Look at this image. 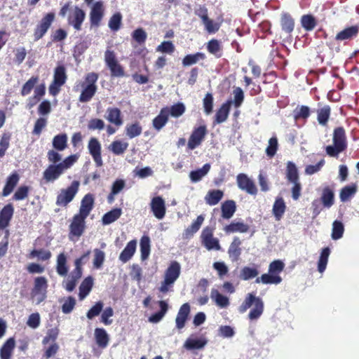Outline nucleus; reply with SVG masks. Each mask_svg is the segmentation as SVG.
I'll list each match as a JSON object with an SVG mask.
<instances>
[{"mask_svg":"<svg viewBox=\"0 0 359 359\" xmlns=\"http://www.w3.org/2000/svg\"><path fill=\"white\" fill-rule=\"evenodd\" d=\"M77 159L76 155H71L57 164L50 165L43 172V178L47 182L56 180L65 170L71 168Z\"/></svg>","mask_w":359,"mask_h":359,"instance_id":"1","label":"nucleus"},{"mask_svg":"<svg viewBox=\"0 0 359 359\" xmlns=\"http://www.w3.org/2000/svg\"><path fill=\"white\" fill-rule=\"evenodd\" d=\"M251 306L252 308L249 313L248 318L250 320H257L263 313L264 302L259 297L249 293L240 306L238 311L240 313H245Z\"/></svg>","mask_w":359,"mask_h":359,"instance_id":"2","label":"nucleus"},{"mask_svg":"<svg viewBox=\"0 0 359 359\" xmlns=\"http://www.w3.org/2000/svg\"><path fill=\"white\" fill-rule=\"evenodd\" d=\"M181 266L177 262H172L165 271L164 280L159 287L160 292H168L180 275Z\"/></svg>","mask_w":359,"mask_h":359,"instance_id":"3","label":"nucleus"},{"mask_svg":"<svg viewBox=\"0 0 359 359\" xmlns=\"http://www.w3.org/2000/svg\"><path fill=\"white\" fill-rule=\"evenodd\" d=\"M48 280L43 276L34 278V287L31 292L32 299L36 304L43 302L47 296Z\"/></svg>","mask_w":359,"mask_h":359,"instance_id":"4","label":"nucleus"},{"mask_svg":"<svg viewBox=\"0 0 359 359\" xmlns=\"http://www.w3.org/2000/svg\"><path fill=\"white\" fill-rule=\"evenodd\" d=\"M97 79V74L94 72L89 73L86 76L85 81L82 84L83 89L79 97L80 102H86L93 97L97 90L95 83Z\"/></svg>","mask_w":359,"mask_h":359,"instance_id":"5","label":"nucleus"},{"mask_svg":"<svg viewBox=\"0 0 359 359\" xmlns=\"http://www.w3.org/2000/svg\"><path fill=\"white\" fill-rule=\"evenodd\" d=\"M79 186L80 182L74 180L69 187L62 189L57 196L56 204L59 206H67L78 193Z\"/></svg>","mask_w":359,"mask_h":359,"instance_id":"6","label":"nucleus"},{"mask_svg":"<svg viewBox=\"0 0 359 359\" xmlns=\"http://www.w3.org/2000/svg\"><path fill=\"white\" fill-rule=\"evenodd\" d=\"M201 240L202 245L208 250H219L221 249L218 238L214 237L213 230L210 227L203 229Z\"/></svg>","mask_w":359,"mask_h":359,"instance_id":"7","label":"nucleus"},{"mask_svg":"<svg viewBox=\"0 0 359 359\" xmlns=\"http://www.w3.org/2000/svg\"><path fill=\"white\" fill-rule=\"evenodd\" d=\"M104 6L102 1H96L92 4L90 11L91 27H98L104 15Z\"/></svg>","mask_w":359,"mask_h":359,"instance_id":"8","label":"nucleus"},{"mask_svg":"<svg viewBox=\"0 0 359 359\" xmlns=\"http://www.w3.org/2000/svg\"><path fill=\"white\" fill-rule=\"evenodd\" d=\"M65 69L62 66L57 67L54 73V79L53 83L49 86V93L52 95H56L60 89V87L66 81Z\"/></svg>","mask_w":359,"mask_h":359,"instance_id":"9","label":"nucleus"},{"mask_svg":"<svg viewBox=\"0 0 359 359\" xmlns=\"http://www.w3.org/2000/svg\"><path fill=\"white\" fill-rule=\"evenodd\" d=\"M206 134L207 128L205 125L194 128L188 141V148L192 150L198 147L203 141Z\"/></svg>","mask_w":359,"mask_h":359,"instance_id":"10","label":"nucleus"},{"mask_svg":"<svg viewBox=\"0 0 359 359\" xmlns=\"http://www.w3.org/2000/svg\"><path fill=\"white\" fill-rule=\"evenodd\" d=\"M86 18V13L81 8L78 6H74L70 11L68 16L69 25L73 26V27L80 31L81 29V25Z\"/></svg>","mask_w":359,"mask_h":359,"instance_id":"11","label":"nucleus"},{"mask_svg":"<svg viewBox=\"0 0 359 359\" xmlns=\"http://www.w3.org/2000/svg\"><path fill=\"white\" fill-rule=\"evenodd\" d=\"M55 18L53 13H47L41 19L40 23L36 26L34 31V39L36 41L40 39L46 33Z\"/></svg>","mask_w":359,"mask_h":359,"instance_id":"12","label":"nucleus"},{"mask_svg":"<svg viewBox=\"0 0 359 359\" xmlns=\"http://www.w3.org/2000/svg\"><path fill=\"white\" fill-rule=\"evenodd\" d=\"M236 182L240 189L251 195L257 194V189L254 182L247 175L243 173L238 174L236 177Z\"/></svg>","mask_w":359,"mask_h":359,"instance_id":"13","label":"nucleus"},{"mask_svg":"<svg viewBox=\"0 0 359 359\" xmlns=\"http://www.w3.org/2000/svg\"><path fill=\"white\" fill-rule=\"evenodd\" d=\"M101 149V144L98 140L95 137H91L88 144V149L97 167H101L103 165Z\"/></svg>","mask_w":359,"mask_h":359,"instance_id":"14","label":"nucleus"},{"mask_svg":"<svg viewBox=\"0 0 359 359\" xmlns=\"http://www.w3.org/2000/svg\"><path fill=\"white\" fill-rule=\"evenodd\" d=\"M151 209L154 215L158 219H162L166 212L165 201L161 196L154 197L151 201Z\"/></svg>","mask_w":359,"mask_h":359,"instance_id":"15","label":"nucleus"},{"mask_svg":"<svg viewBox=\"0 0 359 359\" xmlns=\"http://www.w3.org/2000/svg\"><path fill=\"white\" fill-rule=\"evenodd\" d=\"M86 217L76 214L74 216L70 224V233L75 236H80L84 230Z\"/></svg>","mask_w":359,"mask_h":359,"instance_id":"16","label":"nucleus"},{"mask_svg":"<svg viewBox=\"0 0 359 359\" xmlns=\"http://www.w3.org/2000/svg\"><path fill=\"white\" fill-rule=\"evenodd\" d=\"M359 33V25H352L346 27L343 30L338 32L335 36V39L338 41H344L351 40L355 38Z\"/></svg>","mask_w":359,"mask_h":359,"instance_id":"17","label":"nucleus"},{"mask_svg":"<svg viewBox=\"0 0 359 359\" xmlns=\"http://www.w3.org/2000/svg\"><path fill=\"white\" fill-rule=\"evenodd\" d=\"M105 118L111 124L120 127L123 123L121 110L117 107H109L106 111Z\"/></svg>","mask_w":359,"mask_h":359,"instance_id":"18","label":"nucleus"},{"mask_svg":"<svg viewBox=\"0 0 359 359\" xmlns=\"http://www.w3.org/2000/svg\"><path fill=\"white\" fill-rule=\"evenodd\" d=\"M95 197L91 194H86L81 201L79 215L87 217L94 207Z\"/></svg>","mask_w":359,"mask_h":359,"instance_id":"19","label":"nucleus"},{"mask_svg":"<svg viewBox=\"0 0 359 359\" xmlns=\"http://www.w3.org/2000/svg\"><path fill=\"white\" fill-rule=\"evenodd\" d=\"M81 270L74 269L62 282L63 287L68 292H72L75 288L79 280L81 277Z\"/></svg>","mask_w":359,"mask_h":359,"instance_id":"20","label":"nucleus"},{"mask_svg":"<svg viewBox=\"0 0 359 359\" xmlns=\"http://www.w3.org/2000/svg\"><path fill=\"white\" fill-rule=\"evenodd\" d=\"M320 201L324 207L330 208L334 203V192L333 186L327 185L322 189Z\"/></svg>","mask_w":359,"mask_h":359,"instance_id":"21","label":"nucleus"},{"mask_svg":"<svg viewBox=\"0 0 359 359\" xmlns=\"http://www.w3.org/2000/svg\"><path fill=\"white\" fill-rule=\"evenodd\" d=\"M190 313V306L188 303L184 304L180 309L176 319V327L177 329H182L184 327L188 316Z\"/></svg>","mask_w":359,"mask_h":359,"instance_id":"22","label":"nucleus"},{"mask_svg":"<svg viewBox=\"0 0 359 359\" xmlns=\"http://www.w3.org/2000/svg\"><path fill=\"white\" fill-rule=\"evenodd\" d=\"M294 112L293 118L297 125H298L299 121H302V125H304L311 114L309 107L305 105L297 106Z\"/></svg>","mask_w":359,"mask_h":359,"instance_id":"23","label":"nucleus"},{"mask_svg":"<svg viewBox=\"0 0 359 359\" xmlns=\"http://www.w3.org/2000/svg\"><path fill=\"white\" fill-rule=\"evenodd\" d=\"M13 207L11 204H8L4 207L0 211V229L6 228L13 217Z\"/></svg>","mask_w":359,"mask_h":359,"instance_id":"24","label":"nucleus"},{"mask_svg":"<svg viewBox=\"0 0 359 359\" xmlns=\"http://www.w3.org/2000/svg\"><path fill=\"white\" fill-rule=\"evenodd\" d=\"M206 344L207 341L205 338L191 336L185 341L184 347L187 350L200 349Z\"/></svg>","mask_w":359,"mask_h":359,"instance_id":"25","label":"nucleus"},{"mask_svg":"<svg viewBox=\"0 0 359 359\" xmlns=\"http://www.w3.org/2000/svg\"><path fill=\"white\" fill-rule=\"evenodd\" d=\"M204 219L205 218L203 215L198 216L196 219L194 221L192 224L184 230L182 234L183 238L189 239L191 237H192L194 234L196 233L199 230L202 224L204 222Z\"/></svg>","mask_w":359,"mask_h":359,"instance_id":"26","label":"nucleus"},{"mask_svg":"<svg viewBox=\"0 0 359 359\" xmlns=\"http://www.w3.org/2000/svg\"><path fill=\"white\" fill-rule=\"evenodd\" d=\"M137 242L135 240L128 243L123 250L119 255V259L123 263H126L134 255L136 250Z\"/></svg>","mask_w":359,"mask_h":359,"instance_id":"27","label":"nucleus"},{"mask_svg":"<svg viewBox=\"0 0 359 359\" xmlns=\"http://www.w3.org/2000/svg\"><path fill=\"white\" fill-rule=\"evenodd\" d=\"M210 298L221 309L226 308L230 304L229 297L222 294L217 289L211 290Z\"/></svg>","mask_w":359,"mask_h":359,"instance_id":"28","label":"nucleus"},{"mask_svg":"<svg viewBox=\"0 0 359 359\" xmlns=\"http://www.w3.org/2000/svg\"><path fill=\"white\" fill-rule=\"evenodd\" d=\"M333 144L339 145L345 150L346 149V137L345 130L343 127H337L334 128L333 132Z\"/></svg>","mask_w":359,"mask_h":359,"instance_id":"29","label":"nucleus"},{"mask_svg":"<svg viewBox=\"0 0 359 359\" xmlns=\"http://www.w3.org/2000/svg\"><path fill=\"white\" fill-rule=\"evenodd\" d=\"M69 271L67 266V256L64 253H60L56 260V271L60 276H66Z\"/></svg>","mask_w":359,"mask_h":359,"instance_id":"30","label":"nucleus"},{"mask_svg":"<svg viewBox=\"0 0 359 359\" xmlns=\"http://www.w3.org/2000/svg\"><path fill=\"white\" fill-rule=\"evenodd\" d=\"M169 117V111L167 108L161 109L159 114L155 117L153 120L152 124L153 127L157 130H160L162 129L165 125L167 123Z\"/></svg>","mask_w":359,"mask_h":359,"instance_id":"31","label":"nucleus"},{"mask_svg":"<svg viewBox=\"0 0 359 359\" xmlns=\"http://www.w3.org/2000/svg\"><path fill=\"white\" fill-rule=\"evenodd\" d=\"M241 244V242L240 239L235 237L229 246L228 254L232 262H237L239 259L241 255V249L240 248Z\"/></svg>","mask_w":359,"mask_h":359,"instance_id":"32","label":"nucleus"},{"mask_svg":"<svg viewBox=\"0 0 359 359\" xmlns=\"http://www.w3.org/2000/svg\"><path fill=\"white\" fill-rule=\"evenodd\" d=\"M259 266H246L241 269L240 271V278L242 280H248L257 277L259 274Z\"/></svg>","mask_w":359,"mask_h":359,"instance_id":"33","label":"nucleus"},{"mask_svg":"<svg viewBox=\"0 0 359 359\" xmlns=\"http://www.w3.org/2000/svg\"><path fill=\"white\" fill-rule=\"evenodd\" d=\"M95 338L99 347L104 348L107 346L109 341V337L104 329L96 328L95 330Z\"/></svg>","mask_w":359,"mask_h":359,"instance_id":"34","label":"nucleus"},{"mask_svg":"<svg viewBox=\"0 0 359 359\" xmlns=\"http://www.w3.org/2000/svg\"><path fill=\"white\" fill-rule=\"evenodd\" d=\"M236 210V203L232 200L226 201L222 204V217L229 219L233 217Z\"/></svg>","mask_w":359,"mask_h":359,"instance_id":"35","label":"nucleus"},{"mask_svg":"<svg viewBox=\"0 0 359 359\" xmlns=\"http://www.w3.org/2000/svg\"><path fill=\"white\" fill-rule=\"evenodd\" d=\"M15 346V341L14 338L11 337L7 339L0 350L1 359H10Z\"/></svg>","mask_w":359,"mask_h":359,"instance_id":"36","label":"nucleus"},{"mask_svg":"<svg viewBox=\"0 0 359 359\" xmlns=\"http://www.w3.org/2000/svg\"><path fill=\"white\" fill-rule=\"evenodd\" d=\"M231 104V101L228 100L225 103H224L221 107L217 110L215 114V123H221L224 122L229 116L230 106Z\"/></svg>","mask_w":359,"mask_h":359,"instance_id":"37","label":"nucleus"},{"mask_svg":"<svg viewBox=\"0 0 359 359\" xmlns=\"http://www.w3.org/2000/svg\"><path fill=\"white\" fill-rule=\"evenodd\" d=\"M226 233H245L249 230V226L241 222H233L224 228Z\"/></svg>","mask_w":359,"mask_h":359,"instance_id":"38","label":"nucleus"},{"mask_svg":"<svg viewBox=\"0 0 359 359\" xmlns=\"http://www.w3.org/2000/svg\"><path fill=\"white\" fill-rule=\"evenodd\" d=\"M210 165L205 164L201 168L193 170L189 173V177L192 182L196 183L201 181L210 171Z\"/></svg>","mask_w":359,"mask_h":359,"instance_id":"39","label":"nucleus"},{"mask_svg":"<svg viewBox=\"0 0 359 359\" xmlns=\"http://www.w3.org/2000/svg\"><path fill=\"white\" fill-rule=\"evenodd\" d=\"M224 193L221 190L214 189L209 191L205 196V201L210 205H217L222 198Z\"/></svg>","mask_w":359,"mask_h":359,"instance_id":"40","label":"nucleus"},{"mask_svg":"<svg viewBox=\"0 0 359 359\" xmlns=\"http://www.w3.org/2000/svg\"><path fill=\"white\" fill-rule=\"evenodd\" d=\"M93 285V279L92 277L88 276L81 283L79 287V297L81 300H83L90 292Z\"/></svg>","mask_w":359,"mask_h":359,"instance_id":"41","label":"nucleus"},{"mask_svg":"<svg viewBox=\"0 0 359 359\" xmlns=\"http://www.w3.org/2000/svg\"><path fill=\"white\" fill-rule=\"evenodd\" d=\"M282 279L279 275L268 273L262 274L260 277L256 279V283H262L264 284H278L281 282Z\"/></svg>","mask_w":359,"mask_h":359,"instance_id":"42","label":"nucleus"},{"mask_svg":"<svg viewBox=\"0 0 359 359\" xmlns=\"http://www.w3.org/2000/svg\"><path fill=\"white\" fill-rule=\"evenodd\" d=\"M301 25L304 30L311 32L313 30L317 25V20L316 18L311 14L303 15L301 18Z\"/></svg>","mask_w":359,"mask_h":359,"instance_id":"43","label":"nucleus"},{"mask_svg":"<svg viewBox=\"0 0 359 359\" xmlns=\"http://www.w3.org/2000/svg\"><path fill=\"white\" fill-rule=\"evenodd\" d=\"M158 304H159L161 311L159 312H157V313L151 315L149 318V321L150 323H157L160 322L168 311V304L165 301H159Z\"/></svg>","mask_w":359,"mask_h":359,"instance_id":"44","label":"nucleus"},{"mask_svg":"<svg viewBox=\"0 0 359 359\" xmlns=\"http://www.w3.org/2000/svg\"><path fill=\"white\" fill-rule=\"evenodd\" d=\"M67 135L60 133L55 135L53 139V147L57 151H63L67 146Z\"/></svg>","mask_w":359,"mask_h":359,"instance_id":"45","label":"nucleus"},{"mask_svg":"<svg viewBox=\"0 0 359 359\" xmlns=\"http://www.w3.org/2000/svg\"><path fill=\"white\" fill-rule=\"evenodd\" d=\"M331 114V108L329 105H325L323 107L317 110V119L321 126H327L328 120Z\"/></svg>","mask_w":359,"mask_h":359,"instance_id":"46","label":"nucleus"},{"mask_svg":"<svg viewBox=\"0 0 359 359\" xmlns=\"http://www.w3.org/2000/svg\"><path fill=\"white\" fill-rule=\"evenodd\" d=\"M126 135L133 139L139 136L142 131V128L139 122L127 124L125 128Z\"/></svg>","mask_w":359,"mask_h":359,"instance_id":"47","label":"nucleus"},{"mask_svg":"<svg viewBox=\"0 0 359 359\" xmlns=\"http://www.w3.org/2000/svg\"><path fill=\"white\" fill-rule=\"evenodd\" d=\"M128 147V142L122 140H115L109 146V149L115 155H121L127 150Z\"/></svg>","mask_w":359,"mask_h":359,"instance_id":"48","label":"nucleus"},{"mask_svg":"<svg viewBox=\"0 0 359 359\" xmlns=\"http://www.w3.org/2000/svg\"><path fill=\"white\" fill-rule=\"evenodd\" d=\"M121 214L122 210L121 208H114L111 210L103 215L102 218V224L104 225L111 224L117 220L121 217Z\"/></svg>","mask_w":359,"mask_h":359,"instance_id":"49","label":"nucleus"},{"mask_svg":"<svg viewBox=\"0 0 359 359\" xmlns=\"http://www.w3.org/2000/svg\"><path fill=\"white\" fill-rule=\"evenodd\" d=\"M285 203L282 198H277L273 205V214L276 220H280L285 210Z\"/></svg>","mask_w":359,"mask_h":359,"instance_id":"50","label":"nucleus"},{"mask_svg":"<svg viewBox=\"0 0 359 359\" xmlns=\"http://www.w3.org/2000/svg\"><path fill=\"white\" fill-rule=\"evenodd\" d=\"M330 254V249L328 247L324 248L320 253L318 262V270L320 273H323L326 269L328 257Z\"/></svg>","mask_w":359,"mask_h":359,"instance_id":"51","label":"nucleus"},{"mask_svg":"<svg viewBox=\"0 0 359 359\" xmlns=\"http://www.w3.org/2000/svg\"><path fill=\"white\" fill-rule=\"evenodd\" d=\"M357 191V186L355 184L348 185L341 189L339 197L342 202L348 201Z\"/></svg>","mask_w":359,"mask_h":359,"instance_id":"52","label":"nucleus"},{"mask_svg":"<svg viewBox=\"0 0 359 359\" xmlns=\"http://www.w3.org/2000/svg\"><path fill=\"white\" fill-rule=\"evenodd\" d=\"M19 180V176L16 173L10 175L7 180L6 184L3 191V195L6 196L9 195L13 190Z\"/></svg>","mask_w":359,"mask_h":359,"instance_id":"53","label":"nucleus"},{"mask_svg":"<svg viewBox=\"0 0 359 359\" xmlns=\"http://www.w3.org/2000/svg\"><path fill=\"white\" fill-rule=\"evenodd\" d=\"M141 259L145 260L150 254V239L148 236H144L140 240Z\"/></svg>","mask_w":359,"mask_h":359,"instance_id":"54","label":"nucleus"},{"mask_svg":"<svg viewBox=\"0 0 359 359\" xmlns=\"http://www.w3.org/2000/svg\"><path fill=\"white\" fill-rule=\"evenodd\" d=\"M292 177H293V199L297 200L300 196V192H301V184L299 182V176L297 170L293 163V172H292Z\"/></svg>","mask_w":359,"mask_h":359,"instance_id":"55","label":"nucleus"},{"mask_svg":"<svg viewBox=\"0 0 359 359\" xmlns=\"http://www.w3.org/2000/svg\"><path fill=\"white\" fill-rule=\"evenodd\" d=\"M204 58L205 55L202 53L187 55L184 57L182 60V65L185 67L190 66L196 64L200 60H203Z\"/></svg>","mask_w":359,"mask_h":359,"instance_id":"56","label":"nucleus"},{"mask_svg":"<svg viewBox=\"0 0 359 359\" xmlns=\"http://www.w3.org/2000/svg\"><path fill=\"white\" fill-rule=\"evenodd\" d=\"M105 259V253L97 248L93 250V266L96 269H100L102 266Z\"/></svg>","mask_w":359,"mask_h":359,"instance_id":"57","label":"nucleus"},{"mask_svg":"<svg viewBox=\"0 0 359 359\" xmlns=\"http://www.w3.org/2000/svg\"><path fill=\"white\" fill-rule=\"evenodd\" d=\"M165 108L168 109L169 115L175 118L181 116L184 113L186 109L184 104L182 102L175 104L170 107H165Z\"/></svg>","mask_w":359,"mask_h":359,"instance_id":"58","label":"nucleus"},{"mask_svg":"<svg viewBox=\"0 0 359 359\" xmlns=\"http://www.w3.org/2000/svg\"><path fill=\"white\" fill-rule=\"evenodd\" d=\"M344 227L341 222L335 220L332 224V238L338 240L343 236Z\"/></svg>","mask_w":359,"mask_h":359,"instance_id":"59","label":"nucleus"},{"mask_svg":"<svg viewBox=\"0 0 359 359\" xmlns=\"http://www.w3.org/2000/svg\"><path fill=\"white\" fill-rule=\"evenodd\" d=\"M122 15L120 13L114 14L109 20V27L113 32H117L121 25Z\"/></svg>","mask_w":359,"mask_h":359,"instance_id":"60","label":"nucleus"},{"mask_svg":"<svg viewBox=\"0 0 359 359\" xmlns=\"http://www.w3.org/2000/svg\"><path fill=\"white\" fill-rule=\"evenodd\" d=\"M111 72V75L114 77H123L124 76V69L119 64L118 61L107 65Z\"/></svg>","mask_w":359,"mask_h":359,"instance_id":"61","label":"nucleus"},{"mask_svg":"<svg viewBox=\"0 0 359 359\" xmlns=\"http://www.w3.org/2000/svg\"><path fill=\"white\" fill-rule=\"evenodd\" d=\"M114 316V310L111 307L109 306L105 308L100 317V321L105 325H109L113 323V320L111 318Z\"/></svg>","mask_w":359,"mask_h":359,"instance_id":"62","label":"nucleus"},{"mask_svg":"<svg viewBox=\"0 0 359 359\" xmlns=\"http://www.w3.org/2000/svg\"><path fill=\"white\" fill-rule=\"evenodd\" d=\"M278 140L276 137L269 139L268 146L266 149V154L269 158H272L276 153L278 149Z\"/></svg>","mask_w":359,"mask_h":359,"instance_id":"63","label":"nucleus"},{"mask_svg":"<svg viewBox=\"0 0 359 359\" xmlns=\"http://www.w3.org/2000/svg\"><path fill=\"white\" fill-rule=\"evenodd\" d=\"M156 51L162 53L172 54L175 51V46L171 41H165L157 46Z\"/></svg>","mask_w":359,"mask_h":359,"instance_id":"64","label":"nucleus"}]
</instances>
